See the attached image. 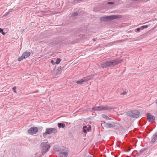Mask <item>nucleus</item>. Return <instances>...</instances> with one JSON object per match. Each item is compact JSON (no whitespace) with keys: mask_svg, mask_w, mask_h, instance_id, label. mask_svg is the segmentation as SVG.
I'll return each mask as SVG.
<instances>
[{"mask_svg":"<svg viewBox=\"0 0 157 157\" xmlns=\"http://www.w3.org/2000/svg\"><path fill=\"white\" fill-rule=\"evenodd\" d=\"M157 140V132L155 133L152 136L151 140L150 142L151 144H153Z\"/></svg>","mask_w":157,"mask_h":157,"instance_id":"9b49d317","label":"nucleus"},{"mask_svg":"<svg viewBox=\"0 0 157 157\" xmlns=\"http://www.w3.org/2000/svg\"><path fill=\"white\" fill-rule=\"evenodd\" d=\"M87 111H92V109L91 110V109L90 108H88L87 109Z\"/></svg>","mask_w":157,"mask_h":157,"instance_id":"72a5a7b5","label":"nucleus"},{"mask_svg":"<svg viewBox=\"0 0 157 157\" xmlns=\"http://www.w3.org/2000/svg\"><path fill=\"white\" fill-rule=\"evenodd\" d=\"M147 117L149 120V121H154L155 120V117L152 115L150 113L147 114Z\"/></svg>","mask_w":157,"mask_h":157,"instance_id":"f8f14e48","label":"nucleus"},{"mask_svg":"<svg viewBox=\"0 0 157 157\" xmlns=\"http://www.w3.org/2000/svg\"><path fill=\"white\" fill-rule=\"evenodd\" d=\"M52 72H53V74L59 75L60 73L59 69H53V71H52Z\"/></svg>","mask_w":157,"mask_h":157,"instance_id":"4468645a","label":"nucleus"},{"mask_svg":"<svg viewBox=\"0 0 157 157\" xmlns=\"http://www.w3.org/2000/svg\"><path fill=\"white\" fill-rule=\"evenodd\" d=\"M93 40L94 41H96V40L95 39H93Z\"/></svg>","mask_w":157,"mask_h":157,"instance_id":"f704fd0d","label":"nucleus"},{"mask_svg":"<svg viewBox=\"0 0 157 157\" xmlns=\"http://www.w3.org/2000/svg\"><path fill=\"white\" fill-rule=\"evenodd\" d=\"M130 150H131L130 148L129 147H128L127 149V151L128 152Z\"/></svg>","mask_w":157,"mask_h":157,"instance_id":"473e14b6","label":"nucleus"},{"mask_svg":"<svg viewBox=\"0 0 157 157\" xmlns=\"http://www.w3.org/2000/svg\"><path fill=\"white\" fill-rule=\"evenodd\" d=\"M55 62H54V60H52L51 61V63H52V64H55Z\"/></svg>","mask_w":157,"mask_h":157,"instance_id":"7c9ffc66","label":"nucleus"},{"mask_svg":"<svg viewBox=\"0 0 157 157\" xmlns=\"http://www.w3.org/2000/svg\"><path fill=\"white\" fill-rule=\"evenodd\" d=\"M92 110L98 111V109L97 108V107H94L92 108Z\"/></svg>","mask_w":157,"mask_h":157,"instance_id":"5701e85b","label":"nucleus"},{"mask_svg":"<svg viewBox=\"0 0 157 157\" xmlns=\"http://www.w3.org/2000/svg\"><path fill=\"white\" fill-rule=\"evenodd\" d=\"M16 87L15 86L14 87H13L12 89L13 90V91L15 93H17V91H16Z\"/></svg>","mask_w":157,"mask_h":157,"instance_id":"a878e982","label":"nucleus"},{"mask_svg":"<svg viewBox=\"0 0 157 157\" xmlns=\"http://www.w3.org/2000/svg\"><path fill=\"white\" fill-rule=\"evenodd\" d=\"M38 92V90H37V91H36V93H37V92Z\"/></svg>","mask_w":157,"mask_h":157,"instance_id":"e433bc0d","label":"nucleus"},{"mask_svg":"<svg viewBox=\"0 0 157 157\" xmlns=\"http://www.w3.org/2000/svg\"><path fill=\"white\" fill-rule=\"evenodd\" d=\"M57 125L59 128H64L66 126L65 124L63 123H58Z\"/></svg>","mask_w":157,"mask_h":157,"instance_id":"2eb2a0df","label":"nucleus"},{"mask_svg":"<svg viewBox=\"0 0 157 157\" xmlns=\"http://www.w3.org/2000/svg\"><path fill=\"white\" fill-rule=\"evenodd\" d=\"M140 112L138 110H132L129 111L127 113V116L133 118H138L140 115Z\"/></svg>","mask_w":157,"mask_h":157,"instance_id":"7ed1b4c3","label":"nucleus"},{"mask_svg":"<svg viewBox=\"0 0 157 157\" xmlns=\"http://www.w3.org/2000/svg\"><path fill=\"white\" fill-rule=\"evenodd\" d=\"M38 131V129L37 127H33L30 128L28 130V133L31 135L36 134Z\"/></svg>","mask_w":157,"mask_h":157,"instance_id":"423d86ee","label":"nucleus"},{"mask_svg":"<svg viewBox=\"0 0 157 157\" xmlns=\"http://www.w3.org/2000/svg\"><path fill=\"white\" fill-rule=\"evenodd\" d=\"M156 103L157 105V100H156Z\"/></svg>","mask_w":157,"mask_h":157,"instance_id":"4c0bfd02","label":"nucleus"},{"mask_svg":"<svg viewBox=\"0 0 157 157\" xmlns=\"http://www.w3.org/2000/svg\"><path fill=\"white\" fill-rule=\"evenodd\" d=\"M120 143H121V141H118V142H117V144H117V146L118 147H120Z\"/></svg>","mask_w":157,"mask_h":157,"instance_id":"b1692460","label":"nucleus"},{"mask_svg":"<svg viewBox=\"0 0 157 157\" xmlns=\"http://www.w3.org/2000/svg\"><path fill=\"white\" fill-rule=\"evenodd\" d=\"M59 154L62 157H67L68 155V153L66 152L60 153Z\"/></svg>","mask_w":157,"mask_h":157,"instance_id":"dca6fc26","label":"nucleus"},{"mask_svg":"<svg viewBox=\"0 0 157 157\" xmlns=\"http://www.w3.org/2000/svg\"><path fill=\"white\" fill-rule=\"evenodd\" d=\"M102 117L103 118L107 120H110V119L105 114H103L102 115Z\"/></svg>","mask_w":157,"mask_h":157,"instance_id":"f3484780","label":"nucleus"},{"mask_svg":"<svg viewBox=\"0 0 157 157\" xmlns=\"http://www.w3.org/2000/svg\"><path fill=\"white\" fill-rule=\"evenodd\" d=\"M146 150V148H143V149H141L140 151V152H141V153H142L144 152V151H145Z\"/></svg>","mask_w":157,"mask_h":157,"instance_id":"393cba45","label":"nucleus"},{"mask_svg":"<svg viewBox=\"0 0 157 157\" xmlns=\"http://www.w3.org/2000/svg\"><path fill=\"white\" fill-rule=\"evenodd\" d=\"M142 154V153H141V152H140V151H139V152H138L137 153L136 155H137V156H139L141 155Z\"/></svg>","mask_w":157,"mask_h":157,"instance_id":"bb28decb","label":"nucleus"},{"mask_svg":"<svg viewBox=\"0 0 157 157\" xmlns=\"http://www.w3.org/2000/svg\"><path fill=\"white\" fill-rule=\"evenodd\" d=\"M122 61V59H118L115 60H113L104 62H103L101 65L102 68H107L108 67H112L117 65L121 63Z\"/></svg>","mask_w":157,"mask_h":157,"instance_id":"f257e3e1","label":"nucleus"},{"mask_svg":"<svg viewBox=\"0 0 157 157\" xmlns=\"http://www.w3.org/2000/svg\"><path fill=\"white\" fill-rule=\"evenodd\" d=\"M61 61V59L60 58H57L56 60V61L55 62V63H56L58 64L60 63Z\"/></svg>","mask_w":157,"mask_h":157,"instance_id":"6ab92c4d","label":"nucleus"},{"mask_svg":"<svg viewBox=\"0 0 157 157\" xmlns=\"http://www.w3.org/2000/svg\"><path fill=\"white\" fill-rule=\"evenodd\" d=\"M35 155V156L34 157H39L38 153H36Z\"/></svg>","mask_w":157,"mask_h":157,"instance_id":"2f4dec72","label":"nucleus"},{"mask_svg":"<svg viewBox=\"0 0 157 157\" xmlns=\"http://www.w3.org/2000/svg\"><path fill=\"white\" fill-rule=\"evenodd\" d=\"M40 150L42 155L46 152L49 149L50 146L48 144L47 142H43L40 145Z\"/></svg>","mask_w":157,"mask_h":157,"instance_id":"f03ea898","label":"nucleus"},{"mask_svg":"<svg viewBox=\"0 0 157 157\" xmlns=\"http://www.w3.org/2000/svg\"><path fill=\"white\" fill-rule=\"evenodd\" d=\"M94 76L93 75H90L87 76L86 77H85L82 78L81 80L77 81L76 83L78 84H80L84 82H86L90 80Z\"/></svg>","mask_w":157,"mask_h":157,"instance_id":"20e7f679","label":"nucleus"},{"mask_svg":"<svg viewBox=\"0 0 157 157\" xmlns=\"http://www.w3.org/2000/svg\"><path fill=\"white\" fill-rule=\"evenodd\" d=\"M148 25H143L141 27V30H142L144 29L147 28H148Z\"/></svg>","mask_w":157,"mask_h":157,"instance_id":"a211bd4d","label":"nucleus"},{"mask_svg":"<svg viewBox=\"0 0 157 157\" xmlns=\"http://www.w3.org/2000/svg\"><path fill=\"white\" fill-rule=\"evenodd\" d=\"M140 30H141V27H140V28H137L136 30V32L137 33H138L139 32H140Z\"/></svg>","mask_w":157,"mask_h":157,"instance_id":"412c9836","label":"nucleus"},{"mask_svg":"<svg viewBox=\"0 0 157 157\" xmlns=\"http://www.w3.org/2000/svg\"><path fill=\"white\" fill-rule=\"evenodd\" d=\"M0 32L2 33L3 35L5 34V33L3 32V29L2 28H0Z\"/></svg>","mask_w":157,"mask_h":157,"instance_id":"aec40b11","label":"nucleus"},{"mask_svg":"<svg viewBox=\"0 0 157 157\" xmlns=\"http://www.w3.org/2000/svg\"><path fill=\"white\" fill-rule=\"evenodd\" d=\"M127 94V92H126V91H124L123 92V93H121V95H125L126 94Z\"/></svg>","mask_w":157,"mask_h":157,"instance_id":"c756f323","label":"nucleus"},{"mask_svg":"<svg viewBox=\"0 0 157 157\" xmlns=\"http://www.w3.org/2000/svg\"><path fill=\"white\" fill-rule=\"evenodd\" d=\"M30 52H24L21 56L18 58V61H21L24 59H26L30 55Z\"/></svg>","mask_w":157,"mask_h":157,"instance_id":"0eeeda50","label":"nucleus"},{"mask_svg":"<svg viewBox=\"0 0 157 157\" xmlns=\"http://www.w3.org/2000/svg\"><path fill=\"white\" fill-rule=\"evenodd\" d=\"M8 13H8L7 14H5L4 16H6L7 15V14H8Z\"/></svg>","mask_w":157,"mask_h":157,"instance_id":"c9c22d12","label":"nucleus"},{"mask_svg":"<svg viewBox=\"0 0 157 157\" xmlns=\"http://www.w3.org/2000/svg\"><path fill=\"white\" fill-rule=\"evenodd\" d=\"M114 2H108L107 3V4L108 5H113L114 4Z\"/></svg>","mask_w":157,"mask_h":157,"instance_id":"cd10ccee","label":"nucleus"},{"mask_svg":"<svg viewBox=\"0 0 157 157\" xmlns=\"http://www.w3.org/2000/svg\"><path fill=\"white\" fill-rule=\"evenodd\" d=\"M97 108L98 109V110H106L115 109V108H113L111 106H98L97 107Z\"/></svg>","mask_w":157,"mask_h":157,"instance_id":"1a4fd4ad","label":"nucleus"},{"mask_svg":"<svg viewBox=\"0 0 157 157\" xmlns=\"http://www.w3.org/2000/svg\"><path fill=\"white\" fill-rule=\"evenodd\" d=\"M118 15H111L106 17H103L101 18V20L104 21H109L111 20L115 19L117 18Z\"/></svg>","mask_w":157,"mask_h":157,"instance_id":"39448f33","label":"nucleus"},{"mask_svg":"<svg viewBox=\"0 0 157 157\" xmlns=\"http://www.w3.org/2000/svg\"><path fill=\"white\" fill-rule=\"evenodd\" d=\"M48 134L47 133H46V132L45 131V133H44L43 134V136L44 137H45L46 136H47V134Z\"/></svg>","mask_w":157,"mask_h":157,"instance_id":"c85d7f7f","label":"nucleus"},{"mask_svg":"<svg viewBox=\"0 0 157 157\" xmlns=\"http://www.w3.org/2000/svg\"><path fill=\"white\" fill-rule=\"evenodd\" d=\"M78 15V13L77 12H75L74 13H73V15L74 17L77 16Z\"/></svg>","mask_w":157,"mask_h":157,"instance_id":"4be33fe9","label":"nucleus"},{"mask_svg":"<svg viewBox=\"0 0 157 157\" xmlns=\"http://www.w3.org/2000/svg\"><path fill=\"white\" fill-rule=\"evenodd\" d=\"M46 133L48 134H50L52 133H53L56 134L57 133V130L54 128H48L46 130Z\"/></svg>","mask_w":157,"mask_h":157,"instance_id":"9d476101","label":"nucleus"},{"mask_svg":"<svg viewBox=\"0 0 157 157\" xmlns=\"http://www.w3.org/2000/svg\"><path fill=\"white\" fill-rule=\"evenodd\" d=\"M103 124H104V126L108 128H114L116 126V123L114 122L106 123L105 121H101Z\"/></svg>","mask_w":157,"mask_h":157,"instance_id":"6e6552de","label":"nucleus"},{"mask_svg":"<svg viewBox=\"0 0 157 157\" xmlns=\"http://www.w3.org/2000/svg\"><path fill=\"white\" fill-rule=\"evenodd\" d=\"M91 129V127L90 126H89L88 127H87L86 126H84L83 127V132L84 133H86L87 131L89 132Z\"/></svg>","mask_w":157,"mask_h":157,"instance_id":"ddd939ff","label":"nucleus"}]
</instances>
